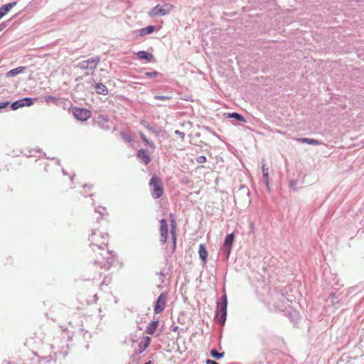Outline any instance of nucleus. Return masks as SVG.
Wrapping results in <instances>:
<instances>
[{"label": "nucleus", "mask_w": 364, "mask_h": 364, "mask_svg": "<svg viewBox=\"0 0 364 364\" xmlns=\"http://www.w3.org/2000/svg\"><path fill=\"white\" fill-rule=\"evenodd\" d=\"M158 326H159L158 321L151 322L149 324V326L146 327V333L150 334V335L153 334L156 331Z\"/></svg>", "instance_id": "f3484780"}, {"label": "nucleus", "mask_w": 364, "mask_h": 364, "mask_svg": "<svg viewBox=\"0 0 364 364\" xmlns=\"http://www.w3.org/2000/svg\"><path fill=\"white\" fill-rule=\"evenodd\" d=\"M229 117L235 118V119H236L240 122H246L245 117L242 115H241L237 112H233V113L230 114Z\"/></svg>", "instance_id": "412c9836"}, {"label": "nucleus", "mask_w": 364, "mask_h": 364, "mask_svg": "<svg viewBox=\"0 0 364 364\" xmlns=\"http://www.w3.org/2000/svg\"><path fill=\"white\" fill-rule=\"evenodd\" d=\"M170 217L171 218V235L173 240V242H176V223L174 219L173 214H171Z\"/></svg>", "instance_id": "a211bd4d"}, {"label": "nucleus", "mask_w": 364, "mask_h": 364, "mask_svg": "<svg viewBox=\"0 0 364 364\" xmlns=\"http://www.w3.org/2000/svg\"><path fill=\"white\" fill-rule=\"evenodd\" d=\"M24 107V103H23V100H22V99L17 100L11 104V109L13 110H16V109H17L20 107Z\"/></svg>", "instance_id": "aec40b11"}, {"label": "nucleus", "mask_w": 364, "mask_h": 364, "mask_svg": "<svg viewBox=\"0 0 364 364\" xmlns=\"http://www.w3.org/2000/svg\"><path fill=\"white\" fill-rule=\"evenodd\" d=\"M139 134H140V136H141V138L142 139V140H143L144 142H146V141H147V139H147V138H146V136L144 135V134H143L142 132H140V133H139Z\"/></svg>", "instance_id": "473e14b6"}, {"label": "nucleus", "mask_w": 364, "mask_h": 364, "mask_svg": "<svg viewBox=\"0 0 364 364\" xmlns=\"http://www.w3.org/2000/svg\"><path fill=\"white\" fill-rule=\"evenodd\" d=\"M151 343V338L149 337V336H145L144 338H142V339L141 340L139 344V348H138V351L139 353L144 352L147 348L148 346L150 345Z\"/></svg>", "instance_id": "6e6552de"}, {"label": "nucleus", "mask_w": 364, "mask_h": 364, "mask_svg": "<svg viewBox=\"0 0 364 364\" xmlns=\"http://www.w3.org/2000/svg\"><path fill=\"white\" fill-rule=\"evenodd\" d=\"M160 240L162 243H165L168 235V225L164 219L160 220Z\"/></svg>", "instance_id": "423d86ee"}, {"label": "nucleus", "mask_w": 364, "mask_h": 364, "mask_svg": "<svg viewBox=\"0 0 364 364\" xmlns=\"http://www.w3.org/2000/svg\"><path fill=\"white\" fill-rule=\"evenodd\" d=\"M45 100L46 102H54L55 100V97L51 95H48L45 97Z\"/></svg>", "instance_id": "bb28decb"}, {"label": "nucleus", "mask_w": 364, "mask_h": 364, "mask_svg": "<svg viewBox=\"0 0 364 364\" xmlns=\"http://www.w3.org/2000/svg\"><path fill=\"white\" fill-rule=\"evenodd\" d=\"M136 156L140 159V161L145 165H147L151 161V158L149 156L147 151L145 149L139 150Z\"/></svg>", "instance_id": "0eeeda50"}, {"label": "nucleus", "mask_w": 364, "mask_h": 364, "mask_svg": "<svg viewBox=\"0 0 364 364\" xmlns=\"http://www.w3.org/2000/svg\"><path fill=\"white\" fill-rule=\"evenodd\" d=\"M136 55L139 59L145 60L148 62H151L154 60V55L146 51H139L136 53Z\"/></svg>", "instance_id": "9d476101"}, {"label": "nucleus", "mask_w": 364, "mask_h": 364, "mask_svg": "<svg viewBox=\"0 0 364 364\" xmlns=\"http://www.w3.org/2000/svg\"><path fill=\"white\" fill-rule=\"evenodd\" d=\"M154 31V26H149L147 27H145L141 30V35H146L151 33Z\"/></svg>", "instance_id": "4be33fe9"}, {"label": "nucleus", "mask_w": 364, "mask_h": 364, "mask_svg": "<svg viewBox=\"0 0 364 364\" xmlns=\"http://www.w3.org/2000/svg\"><path fill=\"white\" fill-rule=\"evenodd\" d=\"M22 100H23L24 106L29 107L33 105V100L31 98L26 97L22 99Z\"/></svg>", "instance_id": "b1692460"}, {"label": "nucleus", "mask_w": 364, "mask_h": 364, "mask_svg": "<svg viewBox=\"0 0 364 364\" xmlns=\"http://www.w3.org/2000/svg\"><path fill=\"white\" fill-rule=\"evenodd\" d=\"M210 354L215 359H220L224 356V353H218L215 349L211 350Z\"/></svg>", "instance_id": "5701e85b"}, {"label": "nucleus", "mask_w": 364, "mask_h": 364, "mask_svg": "<svg viewBox=\"0 0 364 364\" xmlns=\"http://www.w3.org/2000/svg\"><path fill=\"white\" fill-rule=\"evenodd\" d=\"M155 99L159 100H168L171 99V97L156 95V96H155Z\"/></svg>", "instance_id": "a878e982"}, {"label": "nucleus", "mask_w": 364, "mask_h": 364, "mask_svg": "<svg viewBox=\"0 0 364 364\" xmlns=\"http://www.w3.org/2000/svg\"><path fill=\"white\" fill-rule=\"evenodd\" d=\"M227 298L224 297L222 306L219 310L217 311V317H218V321L223 325L224 324L226 316H227Z\"/></svg>", "instance_id": "39448f33"}, {"label": "nucleus", "mask_w": 364, "mask_h": 364, "mask_svg": "<svg viewBox=\"0 0 364 364\" xmlns=\"http://www.w3.org/2000/svg\"><path fill=\"white\" fill-rule=\"evenodd\" d=\"M197 161H198V163L203 164V163H205L206 161V158L204 156H200L198 157Z\"/></svg>", "instance_id": "c85d7f7f"}, {"label": "nucleus", "mask_w": 364, "mask_h": 364, "mask_svg": "<svg viewBox=\"0 0 364 364\" xmlns=\"http://www.w3.org/2000/svg\"><path fill=\"white\" fill-rule=\"evenodd\" d=\"M95 88L97 94L106 95L108 93L107 87L102 83H97L95 85Z\"/></svg>", "instance_id": "4468645a"}, {"label": "nucleus", "mask_w": 364, "mask_h": 364, "mask_svg": "<svg viewBox=\"0 0 364 364\" xmlns=\"http://www.w3.org/2000/svg\"><path fill=\"white\" fill-rule=\"evenodd\" d=\"M99 61H100V60L98 58L85 60V61L82 62V67L85 68L94 69L96 68Z\"/></svg>", "instance_id": "9b49d317"}, {"label": "nucleus", "mask_w": 364, "mask_h": 364, "mask_svg": "<svg viewBox=\"0 0 364 364\" xmlns=\"http://www.w3.org/2000/svg\"><path fill=\"white\" fill-rule=\"evenodd\" d=\"M262 175H263V177L264 179V183L268 186H269V172H268V168H267L264 164L262 167Z\"/></svg>", "instance_id": "6ab92c4d"}, {"label": "nucleus", "mask_w": 364, "mask_h": 364, "mask_svg": "<svg viewBox=\"0 0 364 364\" xmlns=\"http://www.w3.org/2000/svg\"><path fill=\"white\" fill-rule=\"evenodd\" d=\"M166 8H163L159 4L154 6L149 13L150 16H162L169 14L173 9L172 5H165Z\"/></svg>", "instance_id": "f03ea898"}, {"label": "nucleus", "mask_w": 364, "mask_h": 364, "mask_svg": "<svg viewBox=\"0 0 364 364\" xmlns=\"http://www.w3.org/2000/svg\"><path fill=\"white\" fill-rule=\"evenodd\" d=\"M251 228L254 229V224L253 223L251 224Z\"/></svg>", "instance_id": "f704fd0d"}, {"label": "nucleus", "mask_w": 364, "mask_h": 364, "mask_svg": "<svg viewBox=\"0 0 364 364\" xmlns=\"http://www.w3.org/2000/svg\"><path fill=\"white\" fill-rule=\"evenodd\" d=\"M145 364H151V361H148L147 363H146Z\"/></svg>", "instance_id": "c9c22d12"}, {"label": "nucleus", "mask_w": 364, "mask_h": 364, "mask_svg": "<svg viewBox=\"0 0 364 364\" xmlns=\"http://www.w3.org/2000/svg\"><path fill=\"white\" fill-rule=\"evenodd\" d=\"M146 76L149 77H156L158 76L159 73L156 71L154 72H147L146 73Z\"/></svg>", "instance_id": "393cba45"}, {"label": "nucleus", "mask_w": 364, "mask_h": 364, "mask_svg": "<svg viewBox=\"0 0 364 364\" xmlns=\"http://www.w3.org/2000/svg\"><path fill=\"white\" fill-rule=\"evenodd\" d=\"M10 104L9 102H5L0 103V109L6 108Z\"/></svg>", "instance_id": "c756f323"}, {"label": "nucleus", "mask_w": 364, "mask_h": 364, "mask_svg": "<svg viewBox=\"0 0 364 364\" xmlns=\"http://www.w3.org/2000/svg\"><path fill=\"white\" fill-rule=\"evenodd\" d=\"M234 238H235L234 233H231V234H229L225 237V240L224 241V247L228 248V253H230V252L231 247L232 245Z\"/></svg>", "instance_id": "f8f14e48"}, {"label": "nucleus", "mask_w": 364, "mask_h": 364, "mask_svg": "<svg viewBox=\"0 0 364 364\" xmlns=\"http://www.w3.org/2000/svg\"><path fill=\"white\" fill-rule=\"evenodd\" d=\"M73 113L75 117L80 121H86L91 117V112L85 108L74 107Z\"/></svg>", "instance_id": "7ed1b4c3"}, {"label": "nucleus", "mask_w": 364, "mask_h": 364, "mask_svg": "<svg viewBox=\"0 0 364 364\" xmlns=\"http://www.w3.org/2000/svg\"><path fill=\"white\" fill-rule=\"evenodd\" d=\"M26 68L24 66H21L15 69L11 70L6 74V76L7 77H14L18 74L23 73L26 70Z\"/></svg>", "instance_id": "ddd939ff"}, {"label": "nucleus", "mask_w": 364, "mask_h": 364, "mask_svg": "<svg viewBox=\"0 0 364 364\" xmlns=\"http://www.w3.org/2000/svg\"><path fill=\"white\" fill-rule=\"evenodd\" d=\"M16 2L9 3L0 7V19L5 16L14 6Z\"/></svg>", "instance_id": "1a4fd4ad"}, {"label": "nucleus", "mask_w": 364, "mask_h": 364, "mask_svg": "<svg viewBox=\"0 0 364 364\" xmlns=\"http://www.w3.org/2000/svg\"><path fill=\"white\" fill-rule=\"evenodd\" d=\"M149 186L152 198L158 199L162 197L164 193V186L159 176L154 175L149 181Z\"/></svg>", "instance_id": "f257e3e1"}, {"label": "nucleus", "mask_w": 364, "mask_h": 364, "mask_svg": "<svg viewBox=\"0 0 364 364\" xmlns=\"http://www.w3.org/2000/svg\"><path fill=\"white\" fill-rule=\"evenodd\" d=\"M206 364H218V363L217 362L214 361V360L208 359L206 360Z\"/></svg>", "instance_id": "72a5a7b5"}, {"label": "nucleus", "mask_w": 364, "mask_h": 364, "mask_svg": "<svg viewBox=\"0 0 364 364\" xmlns=\"http://www.w3.org/2000/svg\"><path fill=\"white\" fill-rule=\"evenodd\" d=\"M147 145H149L152 149H155L156 146L153 141H149L147 139V141L145 142Z\"/></svg>", "instance_id": "cd10ccee"}, {"label": "nucleus", "mask_w": 364, "mask_h": 364, "mask_svg": "<svg viewBox=\"0 0 364 364\" xmlns=\"http://www.w3.org/2000/svg\"><path fill=\"white\" fill-rule=\"evenodd\" d=\"M198 253H199L200 257L202 259L203 262H206L207 257H208V251L205 248V245L200 244L199 245Z\"/></svg>", "instance_id": "2eb2a0df"}, {"label": "nucleus", "mask_w": 364, "mask_h": 364, "mask_svg": "<svg viewBox=\"0 0 364 364\" xmlns=\"http://www.w3.org/2000/svg\"><path fill=\"white\" fill-rule=\"evenodd\" d=\"M297 141L306 143L308 144H314V145H320L321 143L316 139H309V138H297L296 139Z\"/></svg>", "instance_id": "dca6fc26"}, {"label": "nucleus", "mask_w": 364, "mask_h": 364, "mask_svg": "<svg viewBox=\"0 0 364 364\" xmlns=\"http://www.w3.org/2000/svg\"><path fill=\"white\" fill-rule=\"evenodd\" d=\"M122 137L124 140H127V141H132V139H131L129 136H127V135H126L125 134H124V133H122Z\"/></svg>", "instance_id": "2f4dec72"}, {"label": "nucleus", "mask_w": 364, "mask_h": 364, "mask_svg": "<svg viewBox=\"0 0 364 364\" xmlns=\"http://www.w3.org/2000/svg\"><path fill=\"white\" fill-rule=\"evenodd\" d=\"M166 301H167L166 294H165V293L161 294L159 296V297L155 303V305H154V313L156 314H161L164 311L165 306H166Z\"/></svg>", "instance_id": "20e7f679"}, {"label": "nucleus", "mask_w": 364, "mask_h": 364, "mask_svg": "<svg viewBox=\"0 0 364 364\" xmlns=\"http://www.w3.org/2000/svg\"><path fill=\"white\" fill-rule=\"evenodd\" d=\"M175 134H178V136H180L181 138H182V139H183L184 136H185V134L181 132H180V131H178V130L175 131Z\"/></svg>", "instance_id": "7c9ffc66"}]
</instances>
